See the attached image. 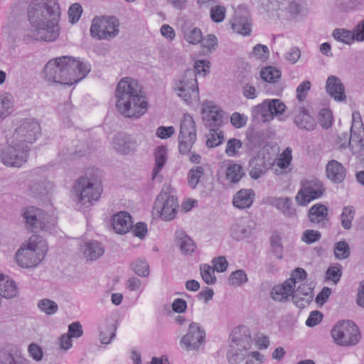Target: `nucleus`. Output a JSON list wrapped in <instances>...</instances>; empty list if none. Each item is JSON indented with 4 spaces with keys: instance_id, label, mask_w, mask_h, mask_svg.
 Returning <instances> with one entry per match:
<instances>
[{
    "instance_id": "864d4df0",
    "label": "nucleus",
    "mask_w": 364,
    "mask_h": 364,
    "mask_svg": "<svg viewBox=\"0 0 364 364\" xmlns=\"http://www.w3.org/2000/svg\"><path fill=\"white\" fill-rule=\"evenodd\" d=\"M224 139L221 132H218L215 128H210V134L208 136L206 144L208 147H215L220 145Z\"/></svg>"
},
{
    "instance_id": "ea45409f",
    "label": "nucleus",
    "mask_w": 364,
    "mask_h": 364,
    "mask_svg": "<svg viewBox=\"0 0 364 364\" xmlns=\"http://www.w3.org/2000/svg\"><path fill=\"white\" fill-rule=\"evenodd\" d=\"M260 77L267 82L275 83L281 77V71L274 67H266L262 69Z\"/></svg>"
},
{
    "instance_id": "c85d7f7f",
    "label": "nucleus",
    "mask_w": 364,
    "mask_h": 364,
    "mask_svg": "<svg viewBox=\"0 0 364 364\" xmlns=\"http://www.w3.org/2000/svg\"><path fill=\"white\" fill-rule=\"evenodd\" d=\"M255 198L252 189H241L234 196L233 205L240 209L249 208L252 205Z\"/></svg>"
},
{
    "instance_id": "393cba45",
    "label": "nucleus",
    "mask_w": 364,
    "mask_h": 364,
    "mask_svg": "<svg viewBox=\"0 0 364 364\" xmlns=\"http://www.w3.org/2000/svg\"><path fill=\"white\" fill-rule=\"evenodd\" d=\"M112 226L119 234L127 232L133 228L132 217L127 212L121 211L115 214L112 219Z\"/></svg>"
},
{
    "instance_id": "2eb2a0df",
    "label": "nucleus",
    "mask_w": 364,
    "mask_h": 364,
    "mask_svg": "<svg viewBox=\"0 0 364 364\" xmlns=\"http://www.w3.org/2000/svg\"><path fill=\"white\" fill-rule=\"evenodd\" d=\"M205 333L197 323L192 322L188 333L181 338V343L188 351L198 350L205 343Z\"/></svg>"
},
{
    "instance_id": "5fc2aeb1",
    "label": "nucleus",
    "mask_w": 364,
    "mask_h": 364,
    "mask_svg": "<svg viewBox=\"0 0 364 364\" xmlns=\"http://www.w3.org/2000/svg\"><path fill=\"white\" fill-rule=\"evenodd\" d=\"M44 217L46 218L42 219V223H41V224L38 230L51 232L56 228L57 219L53 216L49 215L46 212L43 218Z\"/></svg>"
},
{
    "instance_id": "de8ad7c7",
    "label": "nucleus",
    "mask_w": 364,
    "mask_h": 364,
    "mask_svg": "<svg viewBox=\"0 0 364 364\" xmlns=\"http://www.w3.org/2000/svg\"><path fill=\"white\" fill-rule=\"evenodd\" d=\"M271 250L273 254L278 258H282L283 246L281 242V237L277 232H274L271 238Z\"/></svg>"
},
{
    "instance_id": "a18cd8bd",
    "label": "nucleus",
    "mask_w": 364,
    "mask_h": 364,
    "mask_svg": "<svg viewBox=\"0 0 364 364\" xmlns=\"http://www.w3.org/2000/svg\"><path fill=\"white\" fill-rule=\"evenodd\" d=\"M291 150H289V148L286 149L277 161V166L280 168V170L275 168V173L277 175L283 173L282 170L285 171V169L289 167L291 161Z\"/></svg>"
},
{
    "instance_id": "79ce46f5",
    "label": "nucleus",
    "mask_w": 364,
    "mask_h": 364,
    "mask_svg": "<svg viewBox=\"0 0 364 364\" xmlns=\"http://www.w3.org/2000/svg\"><path fill=\"white\" fill-rule=\"evenodd\" d=\"M333 37L338 41L346 44H350L354 40L355 36L353 31H350L343 28H336L333 31Z\"/></svg>"
},
{
    "instance_id": "09e8293b",
    "label": "nucleus",
    "mask_w": 364,
    "mask_h": 364,
    "mask_svg": "<svg viewBox=\"0 0 364 364\" xmlns=\"http://www.w3.org/2000/svg\"><path fill=\"white\" fill-rule=\"evenodd\" d=\"M247 281L246 273L238 269L232 272L228 278V284L231 286L239 287Z\"/></svg>"
},
{
    "instance_id": "37998d69",
    "label": "nucleus",
    "mask_w": 364,
    "mask_h": 364,
    "mask_svg": "<svg viewBox=\"0 0 364 364\" xmlns=\"http://www.w3.org/2000/svg\"><path fill=\"white\" fill-rule=\"evenodd\" d=\"M231 236L237 240H242L250 235V230L241 223H235L230 228Z\"/></svg>"
},
{
    "instance_id": "20e7f679",
    "label": "nucleus",
    "mask_w": 364,
    "mask_h": 364,
    "mask_svg": "<svg viewBox=\"0 0 364 364\" xmlns=\"http://www.w3.org/2000/svg\"><path fill=\"white\" fill-rule=\"evenodd\" d=\"M48 250L47 242L38 235H31L16 252L15 260L22 268H33L38 266Z\"/></svg>"
},
{
    "instance_id": "0e129e2a",
    "label": "nucleus",
    "mask_w": 364,
    "mask_h": 364,
    "mask_svg": "<svg viewBox=\"0 0 364 364\" xmlns=\"http://www.w3.org/2000/svg\"><path fill=\"white\" fill-rule=\"evenodd\" d=\"M251 55L257 59L265 60L269 57V49L266 46L257 44L253 48Z\"/></svg>"
},
{
    "instance_id": "f704fd0d",
    "label": "nucleus",
    "mask_w": 364,
    "mask_h": 364,
    "mask_svg": "<svg viewBox=\"0 0 364 364\" xmlns=\"http://www.w3.org/2000/svg\"><path fill=\"white\" fill-rule=\"evenodd\" d=\"M352 117H353V122H352V125H351V128H350V137L348 136V134L346 132L342 133L338 136L336 144L339 146V148L343 149V148H346V147L348 146L350 149V145L349 143H350V141H353L352 135L353 133L352 130L353 129V125H354L355 121H357V120L361 121V117L358 112H353L352 114Z\"/></svg>"
},
{
    "instance_id": "4d7b16f0",
    "label": "nucleus",
    "mask_w": 364,
    "mask_h": 364,
    "mask_svg": "<svg viewBox=\"0 0 364 364\" xmlns=\"http://www.w3.org/2000/svg\"><path fill=\"white\" fill-rule=\"evenodd\" d=\"M214 269L208 264H204L200 267V274L203 281L208 284H213L216 282V277L214 275Z\"/></svg>"
},
{
    "instance_id": "f3484780",
    "label": "nucleus",
    "mask_w": 364,
    "mask_h": 364,
    "mask_svg": "<svg viewBox=\"0 0 364 364\" xmlns=\"http://www.w3.org/2000/svg\"><path fill=\"white\" fill-rule=\"evenodd\" d=\"M44 213V210L36 207L30 206L26 208L22 214L26 228L33 232L38 231L41 223H42V219H43ZM44 218H46L44 217Z\"/></svg>"
},
{
    "instance_id": "e2e57ef3",
    "label": "nucleus",
    "mask_w": 364,
    "mask_h": 364,
    "mask_svg": "<svg viewBox=\"0 0 364 364\" xmlns=\"http://www.w3.org/2000/svg\"><path fill=\"white\" fill-rule=\"evenodd\" d=\"M341 276V267L339 264L330 267L326 271L327 279L332 281L335 284L339 282Z\"/></svg>"
},
{
    "instance_id": "052dcab7",
    "label": "nucleus",
    "mask_w": 364,
    "mask_h": 364,
    "mask_svg": "<svg viewBox=\"0 0 364 364\" xmlns=\"http://www.w3.org/2000/svg\"><path fill=\"white\" fill-rule=\"evenodd\" d=\"M307 274L306 271L300 267L296 268L289 279H287L289 282L290 284L294 287H296V284L304 281L306 278Z\"/></svg>"
},
{
    "instance_id": "c03bdc74",
    "label": "nucleus",
    "mask_w": 364,
    "mask_h": 364,
    "mask_svg": "<svg viewBox=\"0 0 364 364\" xmlns=\"http://www.w3.org/2000/svg\"><path fill=\"white\" fill-rule=\"evenodd\" d=\"M204 175V169L201 166L192 168L188 173V183L191 188H196L200 178Z\"/></svg>"
},
{
    "instance_id": "9b49d317",
    "label": "nucleus",
    "mask_w": 364,
    "mask_h": 364,
    "mask_svg": "<svg viewBox=\"0 0 364 364\" xmlns=\"http://www.w3.org/2000/svg\"><path fill=\"white\" fill-rule=\"evenodd\" d=\"M325 191L323 183L317 178L301 182V189L296 196V201L300 205H306L311 200L321 198Z\"/></svg>"
},
{
    "instance_id": "7c9ffc66",
    "label": "nucleus",
    "mask_w": 364,
    "mask_h": 364,
    "mask_svg": "<svg viewBox=\"0 0 364 364\" xmlns=\"http://www.w3.org/2000/svg\"><path fill=\"white\" fill-rule=\"evenodd\" d=\"M155 166L152 171V179L157 177L158 173L163 168L167 161V148L165 146H158L154 151Z\"/></svg>"
},
{
    "instance_id": "473e14b6",
    "label": "nucleus",
    "mask_w": 364,
    "mask_h": 364,
    "mask_svg": "<svg viewBox=\"0 0 364 364\" xmlns=\"http://www.w3.org/2000/svg\"><path fill=\"white\" fill-rule=\"evenodd\" d=\"M176 237L180 250L183 255H191L194 252L196 249L194 242L183 231L176 232Z\"/></svg>"
},
{
    "instance_id": "f03ea898",
    "label": "nucleus",
    "mask_w": 364,
    "mask_h": 364,
    "mask_svg": "<svg viewBox=\"0 0 364 364\" xmlns=\"http://www.w3.org/2000/svg\"><path fill=\"white\" fill-rule=\"evenodd\" d=\"M115 97L116 108L124 117L139 119L148 109V102L138 82L131 77L122 78L118 83Z\"/></svg>"
},
{
    "instance_id": "338daca9",
    "label": "nucleus",
    "mask_w": 364,
    "mask_h": 364,
    "mask_svg": "<svg viewBox=\"0 0 364 364\" xmlns=\"http://www.w3.org/2000/svg\"><path fill=\"white\" fill-rule=\"evenodd\" d=\"M28 351L30 356L36 362L42 360L43 351L41 347L37 343H32L28 347Z\"/></svg>"
},
{
    "instance_id": "5701e85b",
    "label": "nucleus",
    "mask_w": 364,
    "mask_h": 364,
    "mask_svg": "<svg viewBox=\"0 0 364 364\" xmlns=\"http://www.w3.org/2000/svg\"><path fill=\"white\" fill-rule=\"evenodd\" d=\"M294 122L299 129L306 131L314 130L316 126L314 118L305 107H300L295 111Z\"/></svg>"
},
{
    "instance_id": "4be33fe9",
    "label": "nucleus",
    "mask_w": 364,
    "mask_h": 364,
    "mask_svg": "<svg viewBox=\"0 0 364 364\" xmlns=\"http://www.w3.org/2000/svg\"><path fill=\"white\" fill-rule=\"evenodd\" d=\"M328 208L321 203H316L311 206L308 212V218L311 223L317 225L319 228L326 226L328 219Z\"/></svg>"
},
{
    "instance_id": "b1692460",
    "label": "nucleus",
    "mask_w": 364,
    "mask_h": 364,
    "mask_svg": "<svg viewBox=\"0 0 364 364\" xmlns=\"http://www.w3.org/2000/svg\"><path fill=\"white\" fill-rule=\"evenodd\" d=\"M326 171L328 178L335 183H342L346 176L345 167L336 160H331L327 164Z\"/></svg>"
},
{
    "instance_id": "6ab92c4d",
    "label": "nucleus",
    "mask_w": 364,
    "mask_h": 364,
    "mask_svg": "<svg viewBox=\"0 0 364 364\" xmlns=\"http://www.w3.org/2000/svg\"><path fill=\"white\" fill-rule=\"evenodd\" d=\"M352 132L353 141L349 143L351 151L354 154H363L362 162L364 166V129L362 121H355Z\"/></svg>"
},
{
    "instance_id": "49530a36",
    "label": "nucleus",
    "mask_w": 364,
    "mask_h": 364,
    "mask_svg": "<svg viewBox=\"0 0 364 364\" xmlns=\"http://www.w3.org/2000/svg\"><path fill=\"white\" fill-rule=\"evenodd\" d=\"M0 364H28L23 358H16L14 355L6 350H0Z\"/></svg>"
},
{
    "instance_id": "774afa93",
    "label": "nucleus",
    "mask_w": 364,
    "mask_h": 364,
    "mask_svg": "<svg viewBox=\"0 0 364 364\" xmlns=\"http://www.w3.org/2000/svg\"><path fill=\"white\" fill-rule=\"evenodd\" d=\"M321 237V233L314 230H307L304 231L301 236V240L306 244H311L318 241Z\"/></svg>"
},
{
    "instance_id": "cd10ccee",
    "label": "nucleus",
    "mask_w": 364,
    "mask_h": 364,
    "mask_svg": "<svg viewBox=\"0 0 364 364\" xmlns=\"http://www.w3.org/2000/svg\"><path fill=\"white\" fill-rule=\"evenodd\" d=\"M81 250L87 261H95L99 259L105 252L104 247L97 241L85 242L82 245Z\"/></svg>"
},
{
    "instance_id": "6e6552de",
    "label": "nucleus",
    "mask_w": 364,
    "mask_h": 364,
    "mask_svg": "<svg viewBox=\"0 0 364 364\" xmlns=\"http://www.w3.org/2000/svg\"><path fill=\"white\" fill-rule=\"evenodd\" d=\"M175 90L178 95L186 103L199 100L198 81L196 79V70H186L182 77L176 80Z\"/></svg>"
},
{
    "instance_id": "a19ab883",
    "label": "nucleus",
    "mask_w": 364,
    "mask_h": 364,
    "mask_svg": "<svg viewBox=\"0 0 364 364\" xmlns=\"http://www.w3.org/2000/svg\"><path fill=\"white\" fill-rule=\"evenodd\" d=\"M183 37L185 40L191 44H197L202 41L201 31L198 28H183Z\"/></svg>"
},
{
    "instance_id": "dca6fc26",
    "label": "nucleus",
    "mask_w": 364,
    "mask_h": 364,
    "mask_svg": "<svg viewBox=\"0 0 364 364\" xmlns=\"http://www.w3.org/2000/svg\"><path fill=\"white\" fill-rule=\"evenodd\" d=\"M204 124L210 128L219 127L223 123V111L212 102L205 101L201 109Z\"/></svg>"
},
{
    "instance_id": "72a5a7b5",
    "label": "nucleus",
    "mask_w": 364,
    "mask_h": 364,
    "mask_svg": "<svg viewBox=\"0 0 364 364\" xmlns=\"http://www.w3.org/2000/svg\"><path fill=\"white\" fill-rule=\"evenodd\" d=\"M244 176L243 168L240 164H232L227 168L225 178L232 183H238Z\"/></svg>"
},
{
    "instance_id": "2f4dec72",
    "label": "nucleus",
    "mask_w": 364,
    "mask_h": 364,
    "mask_svg": "<svg viewBox=\"0 0 364 364\" xmlns=\"http://www.w3.org/2000/svg\"><path fill=\"white\" fill-rule=\"evenodd\" d=\"M252 116L254 119L261 120L264 123L269 122L272 120L266 100L252 107Z\"/></svg>"
},
{
    "instance_id": "4c0bfd02",
    "label": "nucleus",
    "mask_w": 364,
    "mask_h": 364,
    "mask_svg": "<svg viewBox=\"0 0 364 364\" xmlns=\"http://www.w3.org/2000/svg\"><path fill=\"white\" fill-rule=\"evenodd\" d=\"M266 102L269 107L272 119L274 117L281 116L286 110V105L279 99H267Z\"/></svg>"
},
{
    "instance_id": "0eeeda50",
    "label": "nucleus",
    "mask_w": 364,
    "mask_h": 364,
    "mask_svg": "<svg viewBox=\"0 0 364 364\" xmlns=\"http://www.w3.org/2000/svg\"><path fill=\"white\" fill-rule=\"evenodd\" d=\"M331 336L335 343L345 347L355 346L360 339L358 326L349 320L338 322L332 328Z\"/></svg>"
},
{
    "instance_id": "3c124183",
    "label": "nucleus",
    "mask_w": 364,
    "mask_h": 364,
    "mask_svg": "<svg viewBox=\"0 0 364 364\" xmlns=\"http://www.w3.org/2000/svg\"><path fill=\"white\" fill-rule=\"evenodd\" d=\"M38 307L47 315L54 314L58 309V304L48 299L40 300L38 303Z\"/></svg>"
},
{
    "instance_id": "39448f33",
    "label": "nucleus",
    "mask_w": 364,
    "mask_h": 364,
    "mask_svg": "<svg viewBox=\"0 0 364 364\" xmlns=\"http://www.w3.org/2000/svg\"><path fill=\"white\" fill-rule=\"evenodd\" d=\"M77 200L85 206H90L97 201L102 193L101 180L95 176L86 175L80 177L75 186Z\"/></svg>"
},
{
    "instance_id": "58836bf2",
    "label": "nucleus",
    "mask_w": 364,
    "mask_h": 364,
    "mask_svg": "<svg viewBox=\"0 0 364 364\" xmlns=\"http://www.w3.org/2000/svg\"><path fill=\"white\" fill-rule=\"evenodd\" d=\"M0 103L1 105L0 117L4 118L12 112L14 97L11 94L4 92L0 95Z\"/></svg>"
},
{
    "instance_id": "ddd939ff",
    "label": "nucleus",
    "mask_w": 364,
    "mask_h": 364,
    "mask_svg": "<svg viewBox=\"0 0 364 364\" xmlns=\"http://www.w3.org/2000/svg\"><path fill=\"white\" fill-rule=\"evenodd\" d=\"M154 208L160 213L163 220H171L176 217L178 208V200L166 193H161L154 203Z\"/></svg>"
},
{
    "instance_id": "aec40b11",
    "label": "nucleus",
    "mask_w": 364,
    "mask_h": 364,
    "mask_svg": "<svg viewBox=\"0 0 364 364\" xmlns=\"http://www.w3.org/2000/svg\"><path fill=\"white\" fill-rule=\"evenodd\" d=\"M230 345L242 347L245 349L251 348L252 340L250 328L245 326L235 328L231 334Z\"/></svg>"
},
{
    "instance_id": "412c9836",
    "label": "nucleus",
    "mask_w": 364,
    "mask_h": 364,
    "mask_svg": "<svg viewBox=\"0 0 364 364\" xmlns=\"http://www.w3.org/2000/svg\"><path fill=\"white\" fill-rule=\"evenodd\" d=\"M326 90L327 93L336 101L343 102L346 99L344 85L341 80L335 75H331L327 78Z\"/></svg>"
},
{
    "instance_id": "e433bc0d",
    "label": "nucleus",
    "mask_w": 364,
    "mask_h": 364,
    "mask_svg": "<svg viewBox=\"0 0 364 364\" xmlns=\"http://www.w3.org/2000/svg\"><path fill=\"white\" fill-rule=\"evenodd\" d=\"M333 255L339 260L348 259L350 255V248L348 242L345 240L336 242L333 247Z\"/></svg>"
},
{
    "instance_id": "bb28decb",
    "label": "nucleus",
    "mask_w": 364,
    "mask_h": 364,
    "mask_svg": "<svg viewBox=\"0 0 364 364\" xmlns=\"http://www.w3.org/2000/svg\"><path fill=\"white\" fill-rule=\"evenodd\" d=\"M250 166L251 168L250 171V176L257 180L264 176L269 167L264 157L257 155L250 160Z\"/></svg>"
},
{
    "instance_id": "bf43d9fd",
    "label": "nucleus",
    "mask_w": 364,
    "mask_h": 364,
    "mask_svg": "<svg viewBox=\"0 0 364 364\" xmlns=\"http://www.w3.org/2000/svg\"><path fill=\"white\" fill-rule=\"evenodd\" d=\"M242 141L237 139H230L227 142L225 154L229 156H235L237 154L238 150L242 147Z\"/></svg>"
},
{
    "instance_id": "6e6d98bb",
    "label": "nucleus",
    "mask_w": 364,
    "mask_h": 364,
    "mask_svg": "<svg viewBox=\"0 0 364 364\" xmlns=\"http://www.w3.org/2000/svg\"><path fill=\"white\" fill-rule=\"evenodd\" d=\"M293 294H296L297 296H304V299L301 301L304 304L307 301H311L313 299V289L306 284H300L296 289L294 287Z\"/></svg>"
},
{
    "instance_id": "a211bd4d",
    "label": "nucleus",
    "mask_w": 364,
    "mask_h": 364,
    "mask_svg": "<svg viewBox=\"0 0 364 364\" xmlns=\"http://www.w3.org/2000/svg\"><path fill=\"white\" fill-rule=\"evenodd\" d=\"M113 149L121 154H127L136 149V143L131 136L119 132L112 139Z\"/></svg>"
},
{
    "instance_id": "8fccbe9b",
    "label": "nucleus",
    "mask_w": 364,
    "mask_h": 364,
    "mask_svg": "<svg viewBox=\"0 0 364 364\" xmlns=\"http://www.w3.org/2000/svg\"><path fill=\"white\" fill-rule=\"evenodd\" d=\"M116 326L114 324L107 325L99 334L100 340L102 344H109L115 337Z\"/></svg>"
},
{
    "instance_id": "1a4fd4ad",
    "label": "nucleus",
    "mask_w": 364,
    "mask_h": 364,
    "mask_svg": "<svg viewBox=\"0 0 364 364\" xmlns=\"http://www.w3.org/2000/svg\"><path fill=\"white\" fill-rule=\"evenodd\" d=\"M119 26L118 19L114 16L95 18L90 27V34L100 40H109L117 36Z\"/></svg>"
},
{
    "instance_id": "4468645a",
    "label": "nucleus",
    "mask_w": 364,
    "mask_h": 364,
    "mask_svg": "<svg viewBox=\"0 0 364 364\" xmlns=\"http://www.w3.org/2000/svg\"><path fill=\"white\" fill-rule=\"evenodd\" d=\"M40 133V125L33 120L23 121L13 134V139L18 143L26 144L33 142Z\"/></svg>"
},
{
    "instance_id": "13d9d810",
    "label": "nucleus",
    "mask_w": 364,
    "mask_h": 364,
    "mask_svg": "<svg viewBox=\"0 0 364 364\" xmlns=\"http://www.w3.org/2000/svg\"><path fill=\"white\" fill-rule=\"evenodd\" d=\"M226 9L223 6L216 5L210 9V18L215 23L222 22L225 16Z\"/></svg>"
},
{
    "instance_id": "c756f323",
    "label": "nucleus",
    "mask_w": 364,
    "mask_h": 364,
    "mask_svg": "<svg viewBox=\"0 0 364 364\" xmlns=\"http://www.w3.org/2000/svg\"><path fill=\"white\" fill-rule=\"evenodd\" d=\"M294 287L290 284L289 282L286 280L282 285H279L273 288L271 296L272 298L278 301L287 300L290 296H293Z\"/></svg>"
},
{
    "instance_id": "423d86ee",
    "label": "nucleus",
    "mask_w": 364,
    "mask_h": 364,
    "mask_svg": "<svg viewBox=\"0 0 364 364\" xmlns=\"http://www.w3.org/2000/svg\"><path fill=\"white\" fill-rule=\"evenodd\" d=\"M28 146L12 139L6 145L0 146V160L7 166L20 167L28 159Z\"/></svg>"
},
{
    "instance_id": "f257e3e1",
    "label": "nucleus",
    "mask_w": 364,
    "mask_h": 364,
    "mask_svg": "<svg viewBox=\"0 0 364 364\" xmlns=\"http://www.w3.org/2000/svg\"><path fill=\"white\" fill-rule=\"evenodd\" d=\"M60 9L58 0H31L28 9L31 28L28 39L53 42L60 34Z\"/></svg>"
},
{
    "instance_id": "9d476101",
    "label": "nucleus",
    "mask_w": 364,
    "mask_h": 364,
    "mask_svg": "<svg viewBox=\"0 0 364 364\" xmlns=\"http://www.w3.org/2000/svg\"><path fill=\"white\" fill-rule=\"evenodd\" d=\"M196 139V125L193 117L186 114L181 122L178 136V149L181 154H187Z\"/></svg>"
},
{
    "instance_id": "603ef678",
    "label": "nucleus",
    "mask_w": 364,
    "mask_h": 364,
    "mask_svg": "<svg viewBox=\"0 0 364 364\" xmlns=\"http://www.w3.org/2000/svg\"><path fill=\"white\" fill-rule=\"evenodd\" d=\"M132 268L139 277H147L149 275V266L146 261L136 260L132 263Z\"/></svg>"
},
{
    "instance_id": "f8f14e48",
    "label": "nucleus",
    "mask_w": 364,
    "mask_h": 364,
    "mask_svg": "<svg viewBox=\"0 0 364 364\" xmlns=\"http://www.w3.org/2000/svg\"><path fill=\"white\" fill-rule=\"evenodd\" d=\"M227 359L229 364H262L264 357L257 351H250V348L230 345L227 352Z\"/></svg>"
},
{
    "instance_id": "680f3d73",
    "label": "nucleus",
    "mask_w": 364,
    "mask_h": 364,
    "mask_svg": "<svg viewBox=\"0 0 364 364\" xmlns=\"http://www.w3.org/2000/svg\"><path fill=\"white\" fill-rule=\"evenodd\" d=\"M319 123L322 127L328 129L331 126L333 116L329 109H322L319 112Z\"/></svg>"
},
{
    "instance_id": "69168bd1",
    "label": "nucleus",
    "mask_w": 364,
    "mask_h": 364,
    "mask_svg": "<svg viewBox=\"0 0 364 364\" xmlns=\"http://www.w3.org/2000/svg\"><path fill=\"white\" fill-rule=\"evenodd\" d=\"M82 13V8L80 4L75 3L72 4L68 9L70 21L72 23H75L78 21Z\"/></svg>"
},
{
    "instance_id": "a878e982",
    "label": "nucleus",
    "mask_w": 364,
    "mask_h": 364,
    "mask_svg": "<svg viewBox=\"0 0 364 364\" xmlns=\"http://www.w3.org/2000/svg\"><path fill=\"white\" fill-rule=\"evenodd\" d=\"M234 31L243 36H249L251 32L250 23L247 14L236 12L230 21Z\"/></svg>"
},
{
    "instance_id": "c9c22d12",
    "label": "nucleus",
    "mask_w": 364,
    "mask_h": 364,
    "mask_svg": "<svg viewBox=\"0 0 364 364\" xmlns=\"http://www.w3.org/2000/svg\"><path fill=\"white\" fill-rule=\"evenodd\" d=\"M355 213V208L351 205L345 206L340 215L341 226L345 230H350Z\"/></svg>"
},
{
    "instance_id": "7ed1b4c3",
    "label": "nucleus",
    "mask_w": 364,
    "mask_h": 364,
    "mask_svg": "<svg viewBox=\"0 0 364 364\" xmlns=\"http://www.w3.org/2000/svg\"><path fill=\"white\" fill-rule=\"evenodd\" d=\"M90 71V65L71 56H61L49 60L43 73L46 80L63 85L78 82Z\"/></svg>"
}]
</instances>
